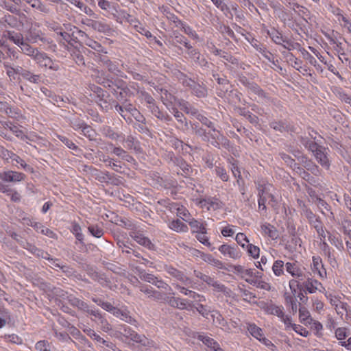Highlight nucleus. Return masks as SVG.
Instances as JSON below:
<instances>
[{"instance_id":"obj_1","label":"nucleus","mask_w":351,"mask_h":351,"mask_svg":"<svg viewBox=\"0 0 351 351\" xmlns=\"http://www.w3.org/2000/svg\"><path fill=\"white\" fill-rule=\"evenodd\" d=\"M121 333L126 339L138 343L142 347L147 348L152 345V341L145 335L138 334L128 326L123 327V330Z\"/></svg>"},{"instance_id":"obj_2","label":"nucleus","mask_w":351,"mask_h":351,"mask_svg":"<svg viewBox=\"0 0 351 351\" xmlns=\"http://www.w3.org/2000/svg\"><path fill=\"white\" fill-rule=\"evenodd\" d=\"M194 274L197 278L201 279L208 285L213 287L215 291L222 292L227 296L230 295V289L223 284L219 283L214 278L195 270L194 271Z\"/></svg>"},{"instance_id":"obj_3","label":"nucleus","mask_w":351,"mask_h":351,"mask_svg":"<svg viewBox=\"0 0 351 351\" xmlns=\"http://www.w3.org/2000/svg\"><path fill=\"white\" fill-rule=\"evenodd\" d=\"M113 95L116 97V100H112V104L114 103L132 104L129 99L131 97L130 90L125 86H118L117 90H114Z\"/></svg>"},{"instance_id":"obj_4","label":"nucleus","mask_w":351,"mask_h":351,"mask_svg":"<svg viewBox=\"0 0 351 351\" xmlns=\"http://www.w3.org/2000/svg\"><path fill=\"white\" fill-rule=\"evenodd\" d=\"M167 302L173 308L180 310H191L193 304L189 303L186 300L175 297H167Z\"/></svg>"},{"instance_id":"obj_5","label":"nucleus","mask_w":351,"mask_h":351,"mask_svg":"<svg viewBox=\"0 0 351 351\" xmlns=\"http://www.w3.org/2000/svg\"><path fill=\"white\" fill-rule=\"evenodd\" d=\"M218 250L223 256H228L233 259H237L241 256V252L239 250L237 245L232 246L223 244L219 246Z\"/></svg>"},{"instance_id":"obj_6","label":"nucleus","mask_w":351,"mask_h":351,"mask_svg":"<svg viewBox=\"0 0 351 351\" xmlns=\"http://www.w3.org/2000/svg\"><path fill=\"white\" fill-rule=\"evenodd\" d=\"M191 130L195 136L200 138L204 142H209L208 131L204 128L199 122H189Z\"/></svg>"},{"instance_id":"obj_7","label":"nucleus","mask_w":351,"mask_h":351,"mask_svg":"<svg viewBox=\"0 0 351 351\" xmlns=\"http://www.w3.org/2000/svg\"><path fill=\"white\" fill-rule=\"evenodd\" d=\"M25 175L22 173L8 171L0 173V178L8 182H16L23 180L25 178Z\"/></svg>"},{"instance_id":"obj_8","label":"nucleus","mask_w":351,"mask_h":351,"mask_svg":"<svg viewBox=\"0 0 351 351\" xmlns=\"http://www.w3.org/2000/svg\"><path fill=\"white\" fill-rule=\"evenodd\" d=\"M173 114L178 123L176 128L184 132L188 131L190 123L187 121L183 113L180 112L177 108H173Z\"/></svg>"},{"instance_id":"obj_9","label":"nucleus","mask_w":351,"mask_h":351,"mask_svg":"<svg viewBox=\"0 0 351 351\" xmlns=\"http://www.w3.org/2000/svg\"><path fill=\"white\" fill-rule=\"evenodd\" d=\"M86 25L89 27H91L96 31L103 32L108 35L112 32V29L109 25L101 21L88 20Z\"/></svg>"},{"instance_id":"obj_10","label":"nucleus","mask_w":351,"mask_h":351,"mask_svg":"<svg viewBox=\"0 0 351 351\" xmlns=\"http://www.w3.org/2000/svg\"><path fill=\"white\" fill-rule=\"evenodd\" d=\"M132 106V104L114 103L112 104V107H114L115 112L119 114L126 121L131 120L129 117H127L126 112H130Z\"/></svg>"},{"instance_id":"obj_11","label":"nucleus","mask_w":351,"mask_h":351,"mask_svg":"<svg viewBox=\"0 0 351 351\" xmlns=\"http://www.w3.org/2000/svg\"><path fill=\"white\" fill-rule=\"evenodd\" d=\"M171 160L174 165L179 167L182 170V175L185 177L190 176L192 172L191 166L189 165L182 157L171 158Z\"/></svg>"},{"instance_id":"obj_12","label":"nucleus","mask_w":351,"mask_h":351,"mask_svg":"<svg viewBox=\"0 0 351 351\" xmlns=\"http://www.w3.org/2000/svg\"><path fill=\"white\" fill-rule=\"evenodd\" d=\"M24 249L28 250L32 254L38 257H41L48 261H53V263L55 262V261L53 260V258H51L47 252H44L43 250L38 249L36 246L28 242L25 246Z\"/></svg>"},{"instance_id":"obj_13","label":"nucleus","mask_w":351,"mask_h":351,"mask_svg":"<svg viewBox=\"0 0 351 351\" xmlns=\"http://www.w3.org/2000/svg\"><path fill=\"white\" fill-rule=\"evenodd\" d=\"M165 271L168 274L171 276L173 278H176L178 280H180L184 283V285H188L191 282L189 278L184 276L183 272L178 270L177 269L171 267V266H165Z\"/></svg>"},{"instance_id":"obj_14","label":"nucleus","mask_w":351,"mask_h":351,"mask_svg":"<svg viewBox=\"0 0 351 351\" xmlns=\"http://www.w3.org/2000/svg\"><path fill=\"white\" fill-rule=\"evenodd\" d=\"M130 236L138 244L146 247L148 249H152L154 246L151 241L147 237H144L142 234L138 232H130Z\"/></svg>"},{"instance_id":"obj_15","label":"nucleus","mask_w":351,"mask_h":351,"mask_svg":"<svg viewBox=\"0 0 351 351\" xmlns=\"http://www.w3.org/2000/svg\"><path fill=\"white\" fill-rule=\"evenodd\" d=\"M261 230L265 234L267 235L272 240H276L279 237L278 230L273 225L269 223L262 224Z\"/></svg>"},{"instance_id":"obj_16","label":"nucleus","mask_w":351,"mask_h":351,"mask_svg":"<svg viewBox=\"0 0 351 351\" xmlns=\"http://www.w3.org/2000/svg\"><path fill=\"white\" fill-rule=\"evenodd\" d=\"M4 36L18 45L19 47H21V46H22V45L25 43L23 35L19 32H15L14 31H6Z\"/></svg>"},{"instance_id":"obj_17","label":"nucleus","mask_w":351,"mask_h":351,"mask_svg":"<svg viewBox=\"0 0 351 351\" xmlns=\"http://www.w3.org/2000/svg\"><path fill=\"white\" fill-rule=\"evenodd\" d=\"M213 324L223 330H230L228 322L225 320L223 317L217 311L215 312L212 315Z\"/></svg>"},{"instance_id":"obj_18","label":"nucleus","mask_w":351,"mask_h":351,"mask_svg":"<svg viewBox=\"0 0 351 351\" xmlns=\"http://www.w3.org/2000/svg\"><path fill=\"white\" fill-rule=\"evenodd\" d=\"M271 128L280 133L288 132L290 129L289 125L286 121H273L269 123Z\"/></svg>"},{"instance_id":"obj_19","label":"nucleus","mask_w":351,"mask_h":351,"mask_svg":"<svg viewBox=\"0 0 351 351\" xmlns=\"http://www.w3.org/2000/svg\"><path fill=\"white\" fill-rule=\"evenodd\" d=\"M237 111L239 114L245 117L250 121V123L255 125L258 123V117L251 113L247 108H237Z\"/></svg>"},{"instance_id":"obj_20","label":"nucleus","mask_w":351,"mask_h":351,"mask_svg":"<svg viewBox=\"0 0 351 351\" xmlns=\"http://www.w3.org/2000/svg\"><path fill=\"white\" fill-rule=\"evenodd\" d=\"M68 300L73 306H75L81 311L89 312V306L85 302L73 296L68 297Z\"/></svg>"},{"instance_id":"obj_21","label":"nucleus","mask_w":351,"mask_h":351,"mask_svg":"<svg viewBox=\"0 0 351 351\" xmlns=\"http://www.w3.org/2000/svg\"><path fill=\"white\" fill-rule=\"evenodd\" d=\"M247 88L260 97L267 100L270 99L267 94L257 84L254 82H247Z\"/></svg>"},{"instance_id":"obj_22","label":"nucleus","mask_w":351,"mask_h":351,"mask_svg":"<svg viewBox=\"0 0 351 351\" xmlns=\"http://www.w3.org/2000/svg\"><path fill=\"white\" fill-rule=\"evenodd\" d=\"M304 215L308 219L309 223L314 227H318L322 225V223L319 217H317L311 210L306 209L304 210Z\"/></svg>"},{"instance_id":"obj_23","label":"nucleus","mask_w":351,"mask_h":351,"mask_svg":"<svg viewBox=\"0 0 351 351\" xmlns=\"http://www.w3.org/2000/svg\"><path fill=\"white\" fill-rule=\"evenodd\" d=\"M197 339L202 341L204 344H205L208 348H209L213 351H215V349H217V347L219 346V344L216 341H215L213 338H210L208 336L199 335L197 336Z\"/></svg>"},{"instance_id":"obj_24","label":"nucleus","mask_w":351,"mask_h":351,"mask_svg":"<svg viewBox=\"0 0 351 351\" xmlns=\"http://www.w3.org/2000/svg\"><path fill=\"white\" fill-rule=\"evenodd\" d=\"M100 153L101 154V156L99 155L100 160H102L104 162H108L107 165L108 167H110L115 171L119 172V173L122 172V171H121L122 166L120 164L115 162L114 160L113 159L110 158V157L105 156V155H104L102 154V152H100Z\"/></svg>"},{"instance_id":"obj_25","label":"nucleus","mask_w":351,"mask_h":351,"mask_svg":"<svg viewBox=\"0 0 351 351\" xmlns=\"http://www.w3.org/2000/svg\"><path fill=\"white\" fill-rule=\"evenodd\" d=\"M189 224L192 229L193 232L206 234V229L205 226L200 223L199 221L193 219L191 221L189 222Z\"/></svg>"},{"instance_id":"obj_26","label":"nucleus","mask_w":351,"mask_h":351,"mask_svg":"<svg viewBox=\"0 0 351 351\" xmlns=\"http://www.w3.org/2000/svg\"><path fill=\"white\" fill-rule=\"evenodd\" d=\"M34 60L42 67H47L52 60L45 53L40 52L36 54Z\"/></svg>"},{"instance_id":"obj_27","label":"nucleus","mask_w":351,"mask_h":351,"mask_svg":"<svg viewBox=\"0 0 351 351\" xmlns=\"http://www.w3.org/2000/svg\"><path fill=\"white\" fill-rule=\"evenodd\" d=\"M192 95L199 98L205 97L208 95V89L206 86L202 82V84L197 83L195 89L192 92Z\"/></svg>"},{"instance_id":"obj_28","label":"nucleus","mask_w":351,"mask_h":351,"mask_svg":"<svg viewBox=\"0 0 351 351\" xmlns=\"http://www.w3.org/2000/svg\"><path fill=\"white\" fill-rule=\"evenodd\" d=\"M317 162L324 168L328 169L330 167L329 160L326 155L320 148L315 154H314Z\"/></svg>"},{"instance_id":"obj_29","label":"nucleus","mask_w":351,"mask_h":351,"mask_svg":"<svg viewBox=\"0 0 351 351\" xmlns=\"http://www.w3.org/2000/svg\"><path fill=\"white\" fill-rule=\"evenodd\" d=\"M169 227L176 232H186L188 231V226L184 223L182 221H181L180 219H176L172 221L169 225Z\"/></svg>"},{"instance_id":"obj_30","label":"nucleus","mask_w":351,"mask_h":351,"mask_svg":"<svg viewBox=\"0 0 351 351\" xmlns=\"http://www.w3.org/2000/svg\"><path fill=\"white\" fill-rule=\"evenodd\" d=\"M179 80L184 86L188 87L191 90V93L195 89V86H196V85L197 84V82H196L191 78L188 77L185 74L182 73L180 74Z\"/></svg>"},{"instance_id":"obj_31","label":"nucleus","mask_w":351,"mask_h":351,"mask_svg":"<svg viewBox=\"0 0 351 351\" xmlns=\"http://www.w3.org/2000/svg\"><path fill=\"white\" fill-rule=\"evenodd\" d=\"M267 34L271 40L277 45H282V43L285 42L284 40L286 39V38H284L282 34L275 28L268 31Z\"/></svg>"},{"instance_id":"obj_32","label":"nucleus","mask_w":351,"mask_h":351,"mask_svg":"<svg viewBox=\"0 0 351 351\" xmlns=\"http://www.w3.org/2000/svg\"><path fill=\"white\" fill-rule=\"evenodd\" d=\"M20 48L21 49V51L23 53L32 57L34 58V60L35 59L36 56H37L36 54L39 53V51L37 49L32 47L31 45H29L26 42H25L22 45V46H21Z\"/></svg>"},{"instance_id":"obj_33","label":"nucleus","mask_w":351,"mask_h":351,"mask_svg":"<svg viewBox=\"0 0 351 351\" xmlns=\"http://www.w3.org/2000/svg\"><path fill=\"white\" fill-rule=\"evenodd\" d=\"M85 168L88 169L91 172H95V175L97 176V178H98V180L100 182H105L106 179H108V180L111 179V176L109 173V172H108V171H106V172L99 171V170H97V169L94 168L92 166H86V165Z\"/></svg>"},{"instance_id":"obj_34","label":"nucleus","mask_w":351,"mask_h":351,"mask_svg":"<svg viewBox=\"0 0 351 351\" xmlns=\"http://www.w3.org/2000/svg\"><path fill=\"white\" fill-rule=\"evenodd\" d=\"M299 318L300 322L304 324H311L313 321L309 311L304 306H300L299 308Z\"/></svg>"},{"instance_id":"obj_35","label":"nucleus","mask_w":351,"mask_h":351,"mask_svg":"<svg viewBox=\"0 0 351 351\" xmlns=\"http://www.w3.org/2000/svg\"><path fill=\"white\" fill-rule=\"evenodd\" d=\"M195 118L197 119L199 124L201 123L202 125L207 127L211 130H215V124L214 123L210 120L208 117L204 115L197 113Z\"/></svg>"},{"instance_id":"obj_36","label":"nucleus","mask_w":351,"mask_h":351,"mask_svg":"<svg viewBox=\"0 0 351 351\" xmlns=\"http://www.w3.org/2000/svg\"><path fill=\"white\" fill-rule=\"evenodd\" d=\"M319 284V282L317 280H313L309 277L307 278V280L302 283L304 287L311 293H313L317 289V285Z\"/></svg>"},{"instance_id":"obj_37","label":"nucleus","mask_w":351,"mask_h":351,"mask_svg":"<svg viewBox=\"0 0 351 351\" xmlns=\"http://www.w3.org/2000/svg\"><path fill=\"white\" fill-rule=\"evenodd\" d=\"M152 112L158 119L163 120L166 122H169L172 120L171 117L169 115L160 111L159 108L156 105H154V106H152Z\"/></svg>"},{"instance_id":"obj_38","label":"nucleus","mask_w":351,"mask_h":351,"mask_svg":"<svg viewBox=\"0 0 351 351\" xmlns=\"http://www.w3.org/2000/svg\"><path fill=\"white\" fill-rule=\"evenodd\" d=\"M22 77L30 83L38 84L41 82L40 75H36L29 70L25 71Z\"/></svg>"},{"instance_id":"obj_39","label":"nucleus","mask_w":351,"mask_h":351,"mask_svg":"<svg viewBox=\"0 0 351 351\" xmlns=\"http://www.w3.org/2000/svg\"><path fill=\"white\" fill-rule=\"evenodd\" d=\"M286 271L293 277L300 276L299 273L302 269L294 263H287L285 264Z\"/></svg>"},{"instance_id":"obj_40","label":"nucleus","mask_w":351,"mask_h":351,"mask_svg":"<svg viewBox=\"0 0 351 351\" xmlns=\"http://www.w3.org/2000/svg\"><path fill=\"white\" fill-rule=\"evenodd\" d=\"M161 99L165 106H168V104H172L175 100L176 97L168 92L166 89H161Z\"/></svg>"},{"instance_id":"obj_41","label":"nucleus","mask_w":351,"mask_h":351,"mask_svg":"<svg viewBox=\"0 0 351 351\" xmlns=\"http://www.w3.org/2000/svg\"><path fill=\"white\" fill-rule=\"evenodd\" d=\"M57 138L62 142L68 148L71 149L76 152H80V149L77 146L75 145V143L70 140L69 138L62 136V135H57Z\"/></svg>"},{"instance_id":"obj_42","label":"nucleus","mask_w":351,"mask_h":351,"mask_svg":"<svg viewBox=\"0 0 351 351\" xmlns=\"http://www.w3.org/2000/svg\"><path fill=\"white\" fill-rule=\"evenodd\" d=\"M88 232L95 237L100 238L104 234V229L98 225H90L88 227Z\"/></svg>"},{"instance_id":"obj_43","label":"nucleus","mask_w":351,"mask_h":351,"mask_svg":"<svg viewBox=\"0 0 351 351\" xmlns=\"http://www.w3.org/2000/svg\"><path fill=\"white\" fill-rule=\"evenodd\" d=\"M181 107V110H182L185 113L191 114L192 116L196 117L198 113V110L194 107L191 106L188 102L183 101L180 104Z\"/></svg>"},{"instance_id":"obj_44","label":"nucleus","mask_w":351,"mask_h":351,"mask_svg":"<svg viewBox=\"0 0 351 351\" xmlns=\"http://www.w3.org/2000/svg\"><path fill=\"white\" fill-rule=\"evenodd\" d=\"M284 262L281 260L276 261L272 266V270L274 274L280 276L284 274Z\"/></svg>"},{"instance_id":"obj_45","label":"nucleus","mask_w":351,"mask_h":351,"mask_svg":"<svg viewBox=\"0 0 351 351\" xmlns=\"http://www.w3.org/2000/svg\"><path fill=\"white\" fill-rule=\"evenodd\" d=\"M247 330L254 337L258 339H260L259 337L263 336L262 329L254 324H249Z\"/></svg>"},{"instance_id":"obj_46","label":"nucleus","mask_w":351,"mask_h":351,"mask_svg":"<svg viewBox=\"0 0 351 351\" xmlns=\"http://www.w3.org/2000/svg\"><path fill=\"white\" fill-rule=\"evenodd\" d=\"M104 66L110 72L117 75L121 73V71L119 69L117 64L115 62H112L110 60H106V61H104Z\"/></svg>"},{"instance_id":"obj_47","label":"nucleus","mask_w":351,"mask_h":351,"mask_svg":"<svg viewBox=\"0 0 351 351\" xmlns=\"http://www.w3.org/2000/svg\"><path fill=\"white\" fill-rule=\"evenodd\" d=\"M104 134L106 137L112 140H117L121 137V135L115 132L110 127L104 128Z\"/></svg>"},{"instance_id":"obj_48","label":"nucleus","mask_w":351,"mask_h":351,"mask_svg":"<svg viewBox=\"0 0 351 351\" xmlns=\"http://www.w3.org/2000/svg\"><path fill=\"white\" fill-rule=\"evenodd\" d=\"M280 158L293 169H295L297 163L289 155L285 153H280Z\"/></svg>"},{"instance_id":"obj_49","label":"nucleus","mask_w":351,"mask_h":351,"mask_svg":"<svg viewBox=\"0 0 351 351\" xmlns=\"http://www.w3.org/2000/svg\"><path fill=\"white\" fill-rule=\"evenodd\" d=\"M218 29L221 34H226L230 38L236 40L235 34L229 26L221 23L218 27Z\"/></svg>"},{"instance_id":"obj_50","label":"nucleus","mask_w":351,"mask_h":351,"mask_svg":"<svg viewBox=\"0 0 351 351\" xmlns=\"http://www.w3.org/2000/svg\"><path fill=\"white\" fill-rule=\"evenodd\" d=\"M82 132L85 136L89 138V140L93 141L95 138V132L90 125L86 124L83 127Z\"/></svg>"},{"instance_id":"obj_51","label":"nucleus","mask_w":351,"mask_h":351,"mask_svg":"<svg viewBox=\"0 0 351 351\" xmlns=\"http://www.w3.org/2000/svg\"><path fill=\"white\" fill-rule=\"evenodd\" d=\"M247 251L249 255L254 258H258L259 256L260 249L258 247L253 244H247Z\"/></svg>"},{"instance_id":"obj_52","label":"nucleus","mask_w":351,"mask_h":351,"mask_svg":"<svg viewBox=\"0 0 351 351\" xmlns=\"http://www.w3.org/2000/svg\"><path fill=\"white\" fill-rule=\"evenodd\" d=\"M268 311L270 314L278 316L280 318H283L284 317V312L280 308V307L276 306V305H271L268 308Z\"/></svg>"},{"instance_id":"obj_53","label":"nucleus","mask_w":351,"mask_h":351,"mask_svg":"<svg viewBox=\"0 0 351 351\" xmlns=\"http://www.w3.org/2000/svg\"><path fill=\"white\" fill-rule=\"evenodd\" d=\"M71 56L73 57V60L75 62L76 64L78 65H85L84 56L80 51H74Z\"/></svg>"},{"instance_id":"obj_54","label":"nucleus","mask_w":351,"mask_h":351,"mask_svg":"<svg viewBox=\"0 0 351 351\" xmlns=\"http://www.w3.org/2000/svg\"><path fill=\"white\" fill-rule=\"evenodd\" d=\"M219 56L221 58H222L224 60H226L228 62H230L232 64H239L238 60L235 57H234L233 56H232L231 54H230L226 51H223V52L220 51Z\"/></svg>"},{"instance_id":"obj_55","label":"nucleus","mask_w":351,"mask_h":351,"mask_svg":"<svg viewBox=\"0 0 351 351\" xmlns=\"http://www.w3.org/2000/svg\"><path fill=\"white\" fill-rule=\"evenodd\" d=\"M130 114L138 122L145 123V118L141 114V113L132 106Z\"/></svg>"},{"instance_id":"obj_56","label":"nucleus","mask_w":351,"mask_h":351,"mask_svg":"<svg viewBox=\"0 0 351 351\" xmlns=\"http://www.w3.org/2000/svg\"><path fill=\"white\" fill-rule=\"evenodd\" d=\"M119 226L122 228L133 230L134 228V224L129 219L126 218H123L119 220V222L117 223Z\"/></svg>"},{"instance_id":"obj_57","label":"nucleus","mask_w":351,"mask_h":351,"mask_svg":"<svg viewBox=\"0 0 351 351\" xmlns=\"http://www.w3.org/2000/svg\"><path fill=\"white\" fill-rule=\"evenodd\" d=\"M204 261L218 268L221 269L223 267L222 262L217 258H215L210 254L207 255Z\"/></svg>"},{"instance_id":"obj_58","label":"nucleus","mask_w":351,"mask_h":351,"mask_svg":"<svg viewBox=\"0 0 351 351\" xmlns=\"http://www.w3.org/2000/svg\"><path fill=\"white\" fill-rule=\"evenodd\" d=\"M150 298L156 302H167V297L165 294L158 291L154 290L153 293L150 295Z\"/></svg>"},{"instance_id":"obj_59","label":"nucleus","mask_w":351,"mask_h":351,"mask_svg":"<svg viewBox=\"0 0 351 351\" xmlns=\"http://www.w3.org/2000/svg\"><path fill=\"white\" fill-rule=\"evenodd\" d=\"M3 126L5 128H9L10 131H12L14 134H16V136H19L23 133V132L21 130H19L17 126L12 124V122H5L3 123Z\"/></svg>"},{"instance_id":"obj_60","label":"nucleus","mask_w":351,"mask_h":351,"mask_svg":"<svg viewBox=\"0 0 351 351\" xmlns=\"http://www.w3.org/2000/svg\"><path fill=\"white\" fill-rule=\"evenodd\" d=\"M0 156L4 160L12 159L15 154L0 146Z\"/></svg>"},{"instance_id":"obj_61","label":"nucleus","mask_w":351,"mask_h":351,"mask_svg":"<svg viewBox=\"0 0 351 351\" xmlns=\"http://www.w3.org/2000/svg\"><path fill=\"white\" fill-rule=\"evenodd\" d=\"M10 236L13 239H14L18 243H19L23 248L25 247V246L27 243V241L25 239L22 238L21 236H20L19 234H16V232H10Z\"/></svg>"},{"instance_id":"obj_62","label":"nucleus","mask_w":351,"mask_h":351,"mask_svg":"<svg viewBox=\"0 0 351 351\" xmlns=\"http://www.w3.org/2000/svg\"><path fill=\"white\" fill-rule=\"evenodd\" d=\"M216 174L224 182H227L228 180V176L226 173V171L220 167H217L215 169Z\"/></svg>"},{"instance_id":"obj_63","label":"nucleus","mask_w":351,"mask_h":351,"mask_svg":"<svg viewBox=\"0 0 351 351\" xmlns=\"http://www.w3.org/2000/svg\"><path fill=\"white\" fill-rule=\"evenodd\" d=\"M291 328L295 332L300 334L303 337H307L309 334L308 331L306 328L300 325L293 324L291 325Z\"/></svg>"},{"instance_id":"obj_64","label":"nucleus","mask_w":351,"mask_h":351,"mask_svg":"<svg viewBox=\"0 0 351 351\" xmlns=\"http://www.w3.org/2000/svg\"><path fill=\"white\" fill-rule=\"evenodd\" d=\"M3 20L11 27H14L16 25L17 19L12 15H5Z\"/></svg>"}]
</instances>
